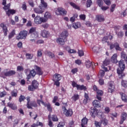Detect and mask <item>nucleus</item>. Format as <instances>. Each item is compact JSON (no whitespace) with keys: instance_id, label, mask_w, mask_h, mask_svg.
I'll use <instances>...</instances> for the list:
<instances>
[{"instance_id":"nucleus-1","label":"nucleus","mask_w":127,"mask_h":127,"mask_svg":"<svg viewBox=\"0 0 127 127\" xmlns=\"http://www.w3.org/2000/svg\"><path fill=\"white\" fill-rule=\"evenodd\" d=\"M118 66L120 68L117 69V73L119 76V78L123 79L126 76V74L124 73L125 69H126V64L123 60H121L119 62Z\"/></svg>"},{"instance_id":"nucleus-2","label":"nucleus","mask_w":127,"mask_h":127,"mask_svg":"<svg viewBox=\"0 0 127 127\" xmlns=\"http://www.w3.org/2000/svg\"><path fill=\"white\" fill-rule=\"evenodd\" d=\"M68 36V32L67 31H63L60 38H57V42L60 45H64L65 44V41L67 40V37Z\"/></svg>"},{"instance_id":"nucleus-3","label":"nucleus","mask_w":127,"mask_h":127,"mask_svg":"<svg viewBox=\"0 0 127 127\" xmlns=\"http://www.w3.org/2000/svg\"><path fill=\"white\" fill-rule=\"evenodd\" d=\"M93 89L96 92V98L98 101H102V96L104 95V91L102 90L98 89V87L96 85L93 86Z\"/></svg>"},{"instance_id":"nucleus-4","label":"nucleus","mask_w":127,"mask_h":127,"mask_svg":"<svg viewBox=\"0 0 127 127\" xmlns=\"http://www.w3.org/2000/svg\"><path fill=\"white\" fill-rule=\"evenodd\" d=\"M26 100H27V109H32V107L34 108H37L38 105L37 103H36V102L35 101H30V96H27L26 97Z\"/></svg>"},{"instance_id":"nucleus-5","label":"nucleus","mask_w":127,"mask_h":127,"mask_svg":"<svg viewBox=\"0 0 127 127\" xmlns=\"http://www.w3.org/2000/svg\"><path fill=\"white\" fill-rule=\"evenodd\" d=\"M27 34H28V32L27 31L25 30L21 31L16 37V39H17V40H20V39H25L27 36Z\"/></svg>"},{"instance_id":"nucleus-6","label":"nucleus","mask_w":127,"mask_h":127,"mask_svg":"<svg viewBox=\"0 0 127 127\" xmlns=\"http://www.w3.org/2000/svg\"><path fill=\"white\" fill-rule=\"evenodd\" d=\"M62 109L65 117H67V118L69 117H72V115H73V110L72 109H69L67 110L66 106H62Z\"/></svg>"},{"instance_id":"nucleus-7","label":"nucleus","mask_w":127,"mask_h":127,"mask_svg":"<svg viewBox=\"0 0 127 127\" xmlns=\"http://www.w3.org/2000/svg\"><path fill=\"white\" fill-rule=\"evenodd\" d=\"M34 22L36 24H41L42 22H47V19L44 18V17H41L40 16L37 15L34 18Z\"/></svg>"},{"instance_id":"nucleus-8","label":"nucleus","mask_w":127,"mask_h":127,"mask_svg":"<svg viewBox=\"0 0 127 127\" xmlns=\"http://www.w3.org/2000/svg\"><path fill=\"white\" fill-rule=\"evenodd\" d=\"M73 88H76L77 90H80V91H86L87 90V87L84 85H79L75 81H72L71 84Z\"/></svg>"},{"instance_id":"nucleus-9","label":"nucleus","mask_w":127,"mask_h":127,"mask_svg":"<svg viewBox=\"0 0 127 127\" xmlns=\"http://www.w3.org/2000/svg\"><path fill=\"white\" fill-rule=\"evenodd\" d=\"M36 75V72L35 71V70L34 69H32L30 71L29 73L27 75L26 79L27 81H29L31 78H34Z\"/></svg>"},{"instance_id":"nucleus-10","label":"nucleus","mask_w":127,"mask_h":127,"mask_svg":"<svg viewBox=\"0 0 127 127\" xmlns=\"http://www.w3.org/2000/svg\"><path fill=\"white\" fill-rule=\"evenodd\" d=\"M108 93H113V92H115V85H114V82L110 81L108 82Z\"/></svg>"},{"instance_id":"nucleus-11","label":"nucleus","mask_w":127,"mask_h":127,"mask_svg":"<svg viewBox=\"0 0 127 127\" xmlns=\"http://www.w3.org/2000/svg\"><path fill=\"white\" fill-rule=\"evenodd\" d=\"M90 114L92 118H96V116L98 115V109L95 107H91L89 110Z\"/></svg>"},{"instance_id":"nucleus-12","label":"nucleus","mask_w":127,"mask_h":127,"mask_svg":"<svg viewBox=\"0 0 127 127\" xmlns=\"http://www.w3.org/2000/svg\"><path fill=\"white\" fill-rule=\"evenodd\" d=\"M121 120L119 122L120 125H123L124 124V122L127 120V114L126 112H123L121 115Z\"/></svg>"},{"instance_id":"nucleus-13","label":"nucleus","mask_w":127,"mask_h":127,"mask_svg":"<svg viewBox=\"0 0 127 127\" xmlns=\"http://www.w3.org/2000/svg\"><path fill=\"white\" fill-rule=\"evenodd\" d=\"M34 11L35 13H38V14H41L43 12H44L42 8V5H39V7L34 8Z\"/></svg>"},{"instance_id":"nucleus-14","label":"nucleus","mask_w":127,"mask_h":127,"mask_svg":"<svg viewBox=\"0 0 127 127\" xmlns=\"http://www.w3.org/2000/svg\"><path fill=\"white\" fill-rule=\"evenodd\" d=\"M0 27H1L2 29V31L4 33V36H6V35H7V32H8V30H7V27L6 25L2 23L0 24Z\"/></svg>"},{"instance_id":"nucleus-15","label":"nucleus","mask_w":127,"mask_h":127,"mask_svg":"<svg viewBox=\"0 0 127 127\" xmlns=\"http://www.w3.org/2000/svg\"><path fill=\"white\" fill-rule=\"evenodd\" d=\"M34 68L36 71V74L39 75V76H41V75L43 74V71H42V70L40 67L37 65H35Z\"/></svg>"},{"instance_id":"nucleus-16","label":"nucleus","mask_w":127,"mask_h":127,"mask_svg":"<svg viewBox=\"0 0 127 127\" xmlns=\"http://www.w3.org/2000/svg\"><path fill=\"white\" fill-rule=\"evenodd\" d=\"M7 107L13 110V111H16L17 110V106L16 104L12 103V102H8L7 104Z\"/></svg>"},{"instance_id":"nucleus-17","label":"nucleus","mask_w":127,"mask_h":127,"mask_svg":"<svg viewBox=\"0 0 127 127\" xmlns=\"http://www.w3.org/2000/svg\"><path fill=\"white\" fill-rule=\"evenodd\" d=\"M2 5H4L3 9H4V10L10 9L9 8H10V3H9L6 5V0H2Z\"/></svg>"},{"instance_id":"nucleus-18","label":"nucleus","mask_w":127,"mask_h":127,"mask_svg":"<svg viewBox=\"0 0 127 127\" xmlns=\"http://www.w3.org/2000/svg\"><path fill=\"white\" fill-rule=\"evenodd\" d=\"M16 72H15V70H11L7 72H4V75L6 77H10L11 76H13V75H15V73Z\"/></svg>"},{"instance_id":"nucleus-19","label":"nucleus","mask_w":127,"mask_h":127,"mask_svg":"<svg viewBox=\"0 0 127 127\" xmlns=\"http://www.w3.org/2000/svg\"><path fill=\"white\" fill-rule=\"evenodd\" d=\"M58 11L61 15H66L67 14V11L63 7H58Z\"/></svg>"},{"instance_id":"nucleus-20","label":"nucleus","mask_w":127,"mask_h":127,"mask_svg":"<svg viewBox=\"0 0 127 127\" xmlns=\"http://www.w3.org/2000/svg\"><path fill=\"white\" fill-rule=\"evenodd\" d=\"M16 13V10L13 9H9L7 10H6V14L7 16H10V15H13Z\"/></svg>"},{"instance_id":"nucleus-21","label":"nucleus","mask_w":127,"mask_h":127,"mask_svg":"<svg viewBox=\"0 0 127 127\" xmlns=\"http://www.w3.org/2000/svg\"><path fill=\"white\" fill-rule=\"evenodd\" d=\"M92 105L94 108H101L102 105H101V101L95 100L92 102Z\"/></svg>"},{"instance_id":"nucleus-22","label":"nucleus","mask_w":127,"mask_h":127,"mask_svg":"<svg viewBox=\"0 0 127 127\" xmlns=\"http://www.w3.org/2000/svg\"><path fill=\"white\" fill-rule=\"evenodd\" d=\"M111 61L112 63L117 64L118 63V54H114L111 58Z\"/></svg>"},{"instance_id":"nucleus-23","label":"nucleus","mask_w":127,"mask_h":127,"mask_svg":"<svg viewBox=\"0 0 127 127\" xmlns=\"http://www.w3.org/2000/svg\"><path fill=\"white\" fill-rule=\"evenodd\" d=\"M49 32L46 30H44L41 31V35L44 38H47L49 36Z\"/></svg>"},{"instance_id":"nucleus-24","label":"nucleus","mask_w":127,"mask_h":127,"mask_svg":"<svg viewBox=\"0 0 127 127\" xmlns=\"http://www.w3.org/2000/svg\"><path fill=\"white\" fill-rule=\"evenodd\" d=\"M120 95L121 96V99L124 103H127V96L126 95L125 93L120 92Z\"/></svg>"},{"instance_id":"nucleus-25","label":"nucleus","mask_w":127,"mask_h":127,"mask_svg":"<svg viewBox=\"0 0 127 127\" xmlns=\"http://www.w3.org/2000/svg\"><path fill=\"white\" fill-rule=\"evenodd\" d=\"M96 19L99 22L105 21V18L103 15H97L96 16Z\"/></svg>"},{"instance_id":"nucleus-26","label":"nucleus","mask_w":127,"mask_h":127,"mask_svg":"<svg viewBox=\"0 0 127 127\" xmlns=\"http://www.w3.org/2000/svg\"><path fill=\"white\" fill-rule=\"evenodd\" d=\"M62 78V76L60 74H55L53 76V81H60Z\"/></svg>"},{"instance_id":"nucleus-27","label":"nucleus","mask_w":127,"mask_h":127,"mask_svg":"<svg viewBox=\"0 0 127 127\" xmlns=\"http://www.w3.org/2000/svg\"><path fill=\"white\" fill-rule=\"evenodd\" d=\"M69 4L71 5V6L73 7V8H74L75 9H77V10H80V6L76 4V3L73 2H70Z\"/></svg>"},{"instance_id":"nucleus-28","label":"nucleus","mask_w":127,"mask_h":127,"mask_svg":"<svg viewBox=\"0 0 127 127\" xmlns=\"http://www.w3.org/2000/svg\"><path fill=\"white\" fill-rule=\"evenodd\" d=\"M17 94H18V91L15 89L13 90L11 92V96L13 97H14L15 98L17 97Z\"/></svg>"},{"instance_id":"nucleus-29","label":"nucleus","mask_w":127,"mask_h":127,"mask_svg":"<svg viewBox=\"0 0 127 127\" xmlns=\"http://www.w3.org/2000/svg\"><path fill=\"white\" fill-rule=\"evenodd\" d=\"M32 85H33L35 89H37L38 86H39V83L38 82L37 80H34L32 81Z\"/></svg>"},{"instance_id":"nucleus-30","label":"nucleus","mask_w":127,"mask_h":127,"mask_svg":"<svg viewBox=\"0 0 127 127\" xmlns=\"http://www.w3.org/2000/svg\"><path fill=\"white\" fill-rule=\"evenodd\" d=\"M72 27L75 29H77V28H80L81 27V23L77 22L73 24Z\"/></svg>"},{"instance_id":"nucleus-31","label":"nucleus","mask_w":127,"mask_h":127,"mask_svg":"<svg viewBox=\"0 0 127 127\" xmlns=\"http://www.w3.org/2000/svg\"><path fill=\"white\" fill-rule=\"evenodd\" d=\"M115 49L117 50V51H122L123 49L121 47H120V44L118 42L115 43Z\"/></svg>"},{"instance_id":"nucleus-32","label":"nucleus","mask_w":127,"mask_h":127,"mask_svg":"<svg viewBox=\"0 0 127 127\" xmlns=\"http://www.w3.org/2000/svg\"><path fill=\"white\" fill-rule=\"evenodd\" d=\"M108 40H109V37L108 36H105L103 38L102 41V43H107L108 46L110 45V42H108Z\"/></svg>"},{"instance_id":"nucleus-33","label":"nucleus","mask_w":127,"mask_h":127,"mask_svg":"<svg viewBox=\"0 0 127 127\" xmlns=\"http://www.w3.org/2000/svg\"><path fill=\"white\" fill-rule=\"evenodd\" d=\"M88 121H89V120H88L87 118L84 117L81 120V125H87Z\"/></svg>"},{"instance_id":"nucleus-34","label":"nucleus","mask_w":127,"mask_h":127,"mask_svg":"<svg viewBox=\"0 0 127 127\" xmlns=\"http://www.w3.org/2000/svg\"><path fill=\"white\" fill-rule=\"evenodd\" d=\"M25 56L27 60H31V59L33 58V54H31L27 53L26 54Z\"/></svg>"},{"instance_id":"nucleus-35","label":"nucleus","mask_w":127,"mask_h":127,"mask_svg":"<svg viewBox=\"0 0 127 127\" xmlns=\"http://www.w3.org/2000/svg\"><path fill=\"white\" fill-rule=\"evenodd\" d=\"M41 4L40 5H42V8H46L48 6L47 3L44 1V0H41Z\"/></svg>"},{"instance_id":"nucleus-36","label":"nucleus","mask_w":127,"mask_h":127,"mask_svg":"<svg viewBox=\"0 0 127 127\" xmlns=\"http://www.w3.org/2000/svg\"><path fill=\"white\" fill-rule=\"evenodd\" d=\"M48 20V18H51V13L49 12H46L44 15V18Z\"/></svg>"},{"instance_id":"nucleus-37","label":"nucleus","mask_w":127,"mask_h":127,"mask_svg":"<svg viewBox=\"0 0 127 127\" xmlns=\"http://www.w3.org/2000/svg\"><path fill=\"white\" fill-rule=\"evenodd\" d=\"M93 65V64L92 62H91L90 61H87L85 62V66L86 68H90L92 65Z\"/></svg>"},{"instance_id":"nucleus-38","label":"nucleus","mask_w":127,"mask_h":127,"mask_svg":"<svg viewBox=\"0 0 127 127\" xmlns=\"http://www.w3.org/2000/svg\"><path fill=\"white\" fill-rule=\"evenodd\" d=\"M46 107L47 108V110L50 113H52V107H51V104L50 103H48L47 104H45Z\"/></svg>"},{"instance_id":"nucleus-39","label":"nucleus","mask_w":127,"mask_h":127,"mask_svg":"<svg viewBox=\"0 0 127 127\" xmlns=\"http://www.w3.org/2000/svg\"><path fill=\"white\" fill-rule=\"evenodd\" d=\"M23 71H24V68L22 65H18L17 66V72H23Z\"/></svg>"},{"instance_id":"nucleus-40","label":"nucleus","mask_w":127,"mask_h":127,"mask_svg":"<svg viewBox=\"0 0 127 127\" xmlns=\"http://www.w3.org/2000/svg\"><path fill=\"white\" fill-rule=\"evenodd\" d=\"M25 99H26V97H25L24 95H21L19 97V102L21 103V102H24V101L25 100Z\"/></svg>"},{"instance_id":"nucleus-41","label":"nucleus","mask_w":127,"mask_h":127,"mask_svg":"<svg viewBox=\"0 0 127 127\" xmlns=\"http://www.w3.org/2000/svg\"><path fill=\"white\" fill-rule=\"evenodd\" d=\"M101 123H102L104 126H107L108 124H109V121L107 119L104 118L101 120Z\"/></svg>"},{"instance_id":"nucleus-42","label":"nucleus","mask_w":127,"mask_h":127,"mask_svg":"<svg viewBox=\"0 0 127 127\" xmlns=\"http://www.w3.org/2000/svg\"><path fill=\"white\" fill-rule=\"evenodd\" d=\"M15 35V30H13L9 34V36H8L9 39L12 38V37H13V36H14Z\"/></svg>"},{"instance_id":"nucleus-43","label":"nucleus","mask_w":127,"mask_h":127,"mask_svg":"<svg viewBox=\"0 0 127 127\" xmlns=\"http://www.w3.org/2000/svg\"><path fill=\"white\" fill-rule=\"evenodd\" d=\"M52 120L53 122H58L59 119L57 117V115H53L51 117Z\"/></svg>"},{"instance_id":"nucleus-44","label":"nucleus","mask_w":127,"mask_h":127,"mask_svg":"<svg viewBox=\"0 0 127 127\" xmlns=\"http://www.w3.org/2000/svg\"><path fill=\"white\" fill-rule=\"evenodd\" d=\"M122 87L127 88V81L123 79L121 82Z\"/></svg>"},{"instance_id":"nucleus-45","label":"nucleus","mask_w":127,"mask_h":127,"mask_svg":"<svg viewBox=\"0 0 127 127\" xmlns=\"http://www.w3.org/2000/svg\"><path fill=\"white\" fill-rule=\"evenodd\" d=\"M121 58L122 59H124V60H125V59H127V54L125 53V52H122V53H121Z\"/></svg>"},{"instance_id":"nucleus-46","label":"nucleus","mask_w":127,"mask_h":127,"mask_svg":"<svg viewBox=\"0 0 127 127\" xmlns=\"http://www.w3.org/2000/svg\"><path fill=\"white\" fill-rule=\"evenodd\" d=\"M97 3L100 7H101L103 6V4H104V1H103V0H97Z\"/></svg>"},{"instance_id":"nucleus-47","label":"nucleus","mask_w":127,"mask_h":127,"mask_svg":"<svg viewBox=\"0 0 127 127\" xmlns=\"http://www.w3.org/2000/svg\"><path fill=\"white\" fill-rule=\"evenodd\" d=\"M78 17V14H74L72 17H70V21L71 22H74L76 20V18Z\"/></svg>"},{"instance_id":"nucleus-48","label":"nucleus","mask_w":127,"mask_h":127,"mask_svg":"<svg viewBox=\"0 0 127 127\" xmlns=\"http://www.w3.org/2000/svg\"><path fill=\"white\" fill-rule=\"evenodd\" d=\"M111 62L109 60H105L103 63L102 66H108L110 64Z\"/></svg>"},{"instance_id":"nucleus-49","label":"nucleus","mask_w":127,"mask_h":127,"mask_svg":"<svg viewBox=\"0 0 127 127\" xmlns=\"http://www.w3.org/2000/svg\"><path fill=\"white\" fill-rule=\"evenodd\" d=\"M79 95L78 94H74V95L72 97V99L73 100V101H74V102H76V101L79 100Z\"/></svg>"},{"instance_id":"nucleus-50","label":"nucleus","mask_w":127,"mask_h":127,"mask_svg":"<svg viewBox=\"0 0 127 127\" xmlns=\"http://www.w3.org/2000/svg\"><path fill=\"white\" fill-rule=\"evenodd\" d=\"M94 125L95 127H102V122H101L95 121Z\"/></svg>"},{"instance_id":"nucleus-51","label":"nucleus","mask_w":127,"mask_h":127,"mask_svg":"<svg viewBox=\"0 0 127 127\" xmlns=\"http://www.w3.org/2000/svg\"><path fill=\"white\" fill-rule=\"evenodd\" d=\"M84 98H85L86 99H84L83 100V103H85V104H87V101L89 100V94H88L87 93H85Z\"/></svg>"},{"instance_id":"nucleus-52","label":"nucleus","mask_w":127,"mask_h":127,"mask_svg":"<svg viewBox=\"0 0 127 127\" xmlns=\"http://www.w3.org/2000/svg\"><path fill=\"white\" fill-rule=\"evenodd\" d=\"M93 2L92 0H87L86 2L87 7H90L92 5Z\"/></svg>"},{"instance_id":"nucleus-53","label":"nucleus","mask_w":127,"mask_h":127,"mask_svg":"<svg viewBox=\"0 0 127 127\" xmlns=\"http://www.w3.org/2000/svg\"><path fill=\"white\" fill-rule=\"evenodd\" d=\"M35 88L34 87V86H33V85L32 84L31 85H29L28 87V91H34V90H35Z\"/></svg>"},{"instance_id":"nucleus-54","label":"nucleus","mask_w":127,"mask_h":127,"mask_svg":"<svg viewBox=\"0 0 127 127\" xmlns=\"http://www.w3.org/2000/svg\"><path fill=\"white\" fill-rule=\"evenodd\" d=\"M42 51L43 50L42 49H39L37 51V57H41L42 56Z\"/></svg>"},{"instance_id":"nucleus-55","label":"nucleus","mask_w":127,"mask_h":127,"mask_svg":"<svg viewBox=\"0 0 127 127\" xmlns=\"http://www.w3.org/2000/svg\"><path fill=\"white\" fill-rule=\"evenodd\" d=\"M47 54L49 56V57H51V58H54V57H55L54 54L51 52H47Z\"/></svg>"},{"instance_id":"nucleus-56","label":"nucleus","mask_w":127,"mask_h":127,"mask_svg":"<svg viewBox=\"0 0 127 127\" xmlns=\"http://www.w3.org/2000/svg\"><path fill=\"white\" fill-rule=\"evenodd\" d=\"M99 76L101 77V78H103V77L105 76V71L103 70H100L99 71Z\"/></svg>"},{"instance_id":"nucleus-57","label":"nucleus","mask_w":127,"mask_h":127,"mask_svg":"<svg viewBox=\"0 0 127 127\" xmlns=\"http://www.w3.org/2000/svg\"><path fill=\"white\" fill-rule=\"evenodd\" d=\"M5 96H6V91H3L0 93V98H3Z\"/></svg>"},{"instance_id":"nucleus-58","label":"nucleus","mask_w":127,"mask_h":127,"mask_svg":"<svg viewBox=\"0 0 127 127\" xmlns=\"http://www.w3.org/2000/svg\"><path fill=\"white\" fill-rule=\"evenodd\" d=\"M36 28L34 27H32L29 31V33L31 34V33H34V32H36Z\"/></svg>"},{"instance_id":"nucleus-59","label":"nucleus","mask_w":127,"mask_h":127,"mask_svg":"<svg viewBox=\"0 0 127 127\" xmlns=\"http://www.w3.org/2000/svg\"><path fill=\"white\" fill-rule=\"evenodd\" d=\"M98 83L100 86H103L104 84H105V82L104 81V79L103 78H100L98 80Z\"/></svg>"},{"instance_id":"nucleus-60","label":"nucleus","mask_w":127,"mask_h":127,"mask_svg":"<svg viewBox=\"0 0 127 127\" xmlns=\"http://www.w3.org/2000/svg\"><path fill=\"white\" fill-rule=\"evenodd\" d=\"M28 3L31 7H34V2H33V0H29Z\"/></svg>"},{"instance_id":"nucleus-61","label":"nucleus","mask_w":127,"mask_h":127,"mask_svg":"<svg viewBox=\"0 0 127 127\" xmlns=\"http://www.w3.org/2000/svg\"><path fill=\"white\" fill-rule=\"evenodd\" d=\"M105 114H109L111 112V109L109 107H106L104 109Z\"/></svg>"},{"instance_id":"nucleus-62","label":"nucleus","mask_w":127,"mask_h":127,"mask_svg":"<svg viewBox=\"0 0 127 127\" xmlns=\"http://www.w3.org/2000/svg\"><path fill=\"white\" fill-rule=\"evenodd\" d=\"M103 1L105 3V4L108 6L111 5V4H112L110 0H103Z\"/></svg>"},{"instance_id":"nucleus-63","label":"nucleus","mask_w":127,"mask_h":127,"mask_svg":"<svg viewBox=\"0 0 127 127\" xmlns=\"http://www.w3.org/2000/svg\"><path fill=\"white\" fill-rule=\"evenodd\" d=\"M78 54L80 57L84 56V52L83 51V50H78Z\"/></svg>"},{"instance_id":"nucleus-64","label":"nucleus","mask_w":127,"mask_h":127,"mask_svg":"<svg viewBox=\"0 0 127 127\" xmlns=\"http://www.w3.org/2000/svg\"><path fill=\"white\" fill-rule=\"evenodd\" d=\"M79 18L81 19V20H85L86 19V15L85 14H80L79 15Z\"/></svg>"}]
</instances>
